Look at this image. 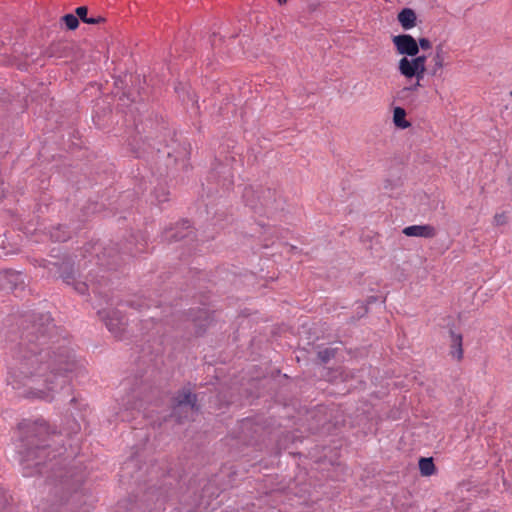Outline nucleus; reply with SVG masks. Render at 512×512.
I'll return each mask as SVG.
<instances>
[{
	"instance_id": "f257e3e1",
	"label": "nucleus",
	"mask_w": 512,
	"mask_h": 512,
	"mask_svg": "<svg viewBox=\"0 0 512 512\" xmlns=\"http://www.w3.org/2000/svg\"><path fill=\"white\" fill-rule=\"evenodd\" d=\"M21 327L7 382L13 389L24 388L25 397L52 401L79 367L74 349L48 313L26 314Z\"/></svg>"
},
{
	"instance_id": "f03ea898",
	"label": "nucleus",
	"mask_w": 512,
	"mask_h": 512,
	"mask_svg": "<svg viewBox=\"0 0 512 512\" xmlns=\"http://www.w3.org/2000/svg\"><path fill=\"white\" fill-rule=\"evenodd\" d=\"M19 443L17 445L25 477L42 473L46 459H54L60 451H50V433L43 419L24 420L18 425Z\"/></svg>"
},
{
	"instance_id": "7ed1b4c3",
	"label": "nucleus",
	"mask_w": 512,
	"mask_h": 512,
	"mask_svg": "<svg viewBox=\"0 0 512 512\" xmlns=\"http://www.w3.org/2000/svg\"><path fill=\"white\" fill-rule=\"evenodd\" d=\"M243 199L246 205L256 213L268 217L284 208L283 198L275 189L246 187L243 191Z\"/></svg>"
},
{
	"instance_id": "20e7f679",
	"label": "nucleus",
	"mask_w": 512,
	"mask_h": 512,
	"mask_svg": "<svg viewBox=\"0 0 512 512\" xmlns=\"http://www.w3.org/2000/svg\"><path fill=\"white\" fill-rule=\"evenodd\" d=\"M197 396L189 389L183 388L172 399V411L170 416L178 422L188 419L197 408Z\"/></svg>"
},
{
	"instance_id": "39448f33",
	"label": "nucleus",
	"mask_w": 512,
	"mask_h": 512,
	"mask_svg": "<svg viewBox=\"0 0 512 512\" xmlns=\"http://www.w3.org/2000/svg\"><path fill=\"white\" fill-rule=\"evenodd\" d=\"M40 265L47 268L49 274L53 272L59 273L63 281L68 285H73L75 291L81 295L86 294L89 289H91L94 294H100V291L94 283L88 284L86 282L76 281L72 270L68 271L69 267L67 264L63 263L58 265L57 263L48 262V265H46V260H42Z\"/></svg>"
},
{
	"instance_id": "423d86ee",
	"label": "nucleus",
	"mask_w": 512,
	"mask_h": 512,
	"mask_svg": "<svg viewBox=\"0 0 512 512\" xmlns=\"http://www.w3.org/2000/svg\"><path fill=\"white\" fill-rule=\"evenodd\" d=\"M426 56L402 57L398 63L400 74L408 79L422 80L426 72Z\"/></svg>"
},
{
	"instance_id": "0eeeda50",
	"label": "nucleus",
	"mask_w": 512,
	"mask_h": 512,
	"mask_svg": "<svg viewBox=\"0 0 512 512\" xmlns=\"http://www.w3.org/2000/svg\"><path fill=\"white\" fill-rule=\"evenodd\" d=\"M99 316L105 322L107 329L116 337L121 339L126 329V320L118 310H100Z\"/></svg>"
},
{
	"instance_id": "6e6552de",
	"label": "nucleus",
	"mask_w": 512,
	"mask_h": 512,
	"mask_svg": "<svg viewBox=\"0 0 512 512\" xmlns=\"http://www.w3.org/2000/svg\"><path fill=\"white\" fill-rule=\"evenodd\" d=\"M392 42L398 54L404 57H415L419 53V45L416 39L410 34L393 36Z\"/></svg>"
},
{
	"instance_id": "1a4fd4ad",
	"label": "nucleus",
	"mask_w": 512,
	"mask_h": 512,
	"mask_svg": "<svg viewBox=\"0 0 512 512\" xmlns=\"http://www.w3.org/2000/svg\"><path fill=\"white\" fill-rule=\"evenodd\" d=\"M403 234L408 237H422L430 239L436 236L437 231L434 226L429 224L411 225L403 229Z\"/></svg>"
},
{
	"instance_id": "9d476101",
	"label": "nucleus",
	"mask_w": 512,
	"mask_h": 512,
	"mask_svg": "<svg viewBox=\"0 0 512 512\" xmlns=\"http://www.w3.org/2000/svg\"><path fill=\"white\" fill-rule=\"evenodd\" d=\"M397 20L404 30H409L416 26L417 16L413 9L403 8L398 13Z\"/></svg>"
},
{
	"instance_id": "9b49d317",
	"label": "nucleus",
	"mask_w": 512,
	"mask_h": 512,
	"mask_svg": "<svg viewBox=\"0 0 512 512\" xmlns=\"http://www.w3.org/2000/svg\"><path fill=\"white\" fill-rule=\"evenodd\" d=\"M3 279L9 284L11 290H17L24 286V275L18 271L5 270L3 272Z\"/></svg>"
},
{
	"instance_id": "f8f14e48",
	"label": "nucleus",
	"mask_w": 512,
	"mask_h": 512,
	"mask_svg": "<svg viewBox=\"0 0 512 512\" xmlns=\"http://www.w3.org/2000/svg\"><path fill=\"white\" fill-rule=\"evenodd\" d=\"M180 225L183 230H186V232H184V231L173 232V229H169V230L165 231L164 238L169 242H173V241H179V240H182V239L188 237V235L190 234V231H189L190 222L188 220H183Z\"/></svg>"
},
{
	"instance_id": "ddd939ff",
	"label": "nucleus",
	"mask_w": 512,
	"mask_h": 512,
	"mask_svg": "<svg viewBox=\"0 0 512 512\" xmlns=\"http://www.w3.org/2000/svg\"><path fill=\"white\" fill-rule=\"evenodd\" d=\"M450 337H451L450 354L453 358L460 361L463 358L462 335L455 333L454 331H450Z\"/></svg>"
},
{
	"instance_id": "4468645a",
	"label": "nucleus",
	"mask_w": 512,
	"mask_h": 512,
	"mask_svg": "<svg viewBox=\"0 0 512 512\" xmlns=\"http://www.w3.org/2000/svg\"><path fill=\"white\" fill-rule=\"evenodd\" d=\"M444 60H445V52L443 49V45L440 44V45L436 46V49H435V55L433 57L434 65L431 70L432 75H436L438 73V71L442 70V68L444 66Z\"/></svg>"
},
{
	"instance_id": "2eb2a0df",
	"label": "nucleus",
	"mask_w": 512,
	"mask_h": 512,
	"mask_svg": "<svg viewBox=\"0 0 512 512\" xmlns=\"http://www.w3.org/2000/svg\"><path fill=\"white\" fill-rule=\"evenodd\" d=\"M406 111L401 107H396L393 112V122L396 127L401 129L408 128L411 124L406 120Z\"/></svg>"
},
{
	"instance_id": "dca6fc26",
	"label": "nucleus",
	"mask_w": 512,
	"mask_h": 512,
	"mask_svg": "<svg viewBox=\"0 0 512 512\" xmlns=\"http://www.w3.org/2000/svg\"><path fill=\"white\" fill-rule=\"evenodd\" d=\"M419 469L423 476H430L435 472V465L432 458H421L419 460Z\"/></svg>"
},
{
	"instance_id": "f3484780",
	"label": "nucleus",
	"mask_w": 512,
	"mask_h": 512,
	"mask_svg": "<svg viewBox=\"0 0 512 512\" xmlns=\"http://www.w3.org/2000/svg\"><path fill=\"white\" fill-rule=\"evenodd\" d=\"M420 82L421 80L416 79V82L414 84L410 86H405L402 89H400L397 93V98L400 100H407L408 98H410L412 93L417 91L418 88L422 86Z\"/></svg>"
},
{
	"instance_id": "a211bd4d",
	"label": "nucleus",
	"mask_w": 512,
	"mask_h": 512,
	"mask_svg": "<svg viewBox=\"0 0 512 512\" xmlns=\"http://www.w3.org/2000/svg\"><path fill=\"white\" fill-rule=\"evenodd\" d=\"M199 316L193 317L192 320L199 326L200 330H203L205 327L210 325V316L207 309L202 308L199 309Z\"/></svg>"
},
{
	"instance_id": "6ab92c4d",
	"label": "nucleus",
	"mask_w": 512,
	"mask_h": 512,
	"mask_svg": "<svg viewBox=\"0 0 512 512\" xmlns=\"http://www.w3.org/2000/svg\"><path fill=\"white\" fill-rule=\"evenodd\" d=\"M68 30H75L79 26L78 17L74 14H66L61 18Z\"/></svg>"
},
{
	"instance_id": "aec40b11",
	"label": "nucleus",
	"mask_w": 512,
	"mask_h": 512,
	"mask_svg": "<svg viewBox=\"0 0 512 512\" xmlns=\"http://www.w3.org/2000/svg\"><path fill=\"white\" fill-rule=\"evenodd\" d=\"M88 8L86 6H79L75 9V16L78 17L82 22L88 21L87 18Z\"/></svg>"
},
{
	"instance_id": "412c9836",
	"label": "nucleus",
	"mask_w": 512,
	"mask_h": 512,
	"mask_svg": "<svg viewBox=\"0 0 512 512\" xmlns=\"http://www.w3.org/2000/svg\"><path fill=\"white\" fill-rule=\"evenodd\" d=\"M318 357L323 363H327L332 357H334V351L332 349H324L318 352Z\"/></svg>"
},
{
	"instance_id": "4be33fe9",
	"label": "nucleus",
	"mask_w": 512,
	"mask_h": 512,
	"mask_svg": "<svg viewBox=\"0 0 512 512\" xmlns=\"http://www.w3.org/2000/svg\"><path fill=\"white\" fill-rule=\"evenodd\" d=\"M508 222V217L505 213H497L494 216L493 223L495 226H503Z\"/></svg>"
},
{
	"instance_id": "5701e85b",
	"label": "nucleus",
	"mask_w": 512,
	"mask_h": 512,
	"mask_svg": "<svg viewBox=\"0 0 512 512\" xmlns=\"http://www.w3.org/2000/svg\"><path fill=\"white\" fill-rule=\"evenodd\" d=\"M400 186L399 180L386 179L383 183V188L386 191L392 192L395 188Z\"/></svg>"
},
{
	"instance_id": "b1692460",
	"label": "nucleus",
	"mask_w": 512,
	"mask_h": 512,
	"mask_svg": "<svg viewBox=\"0 0 512 512\" xmlns=\"http://www.w3.org/2000/svg\"><path fill=\"white\" fill-rule=\"evenodd\" d=\"M168 191H166L164 188H161V193H158V191H155V197L158 203H163L168 200Z\"/></svg>"
},
{
	"instance_id": "393cba45",
	"label": "nucleus",
	"mask_w": 512,
	"mask_h": 512,
	"mask_svg": "<svg viewBox=\"0 0 512 512\" xmlns=\"http://www.w3.org/2000/svg\"><path fill=\"white\" fill-rule=\"evenodd\" d=\"M417 43L419 48H422L423 50H428L432 47L431 41L428 38H420Z\"/></svg>"
},
{
	"instance_id": "a878e982",
	"label": "nucleus",
	"mask_w": 512,
	"mask_h": 512,
	"mask_svg": "<svg viewBox=\"0 0 512 512\" xmlns=\"http://www.w3.org/2000/svg\"><path fill=\"white\" fill-rule=\"evenodd\" d=\"M87 20L88 21L85 22L86 24H100V23L105 22L106 19L104 17L98 15V16L88 17Z\"/></svg>"
},
{
	"instance_id": "bb28decb",
	"label": "nucleus",
	"mask_w": 512,
	"mask_h": 512,
	"mask_svg": "<svg viewBox=\"0 0 512 512\" xmlns=\"http://www.w3.org/2000/svg\"><path fill=\"white\" fill-rule=\"evenodd\" d=\"M51 236L56 241H66L69 238V235H67V234L60 235V234L52 233Z\"/></svg>"
},
{
	"instance_id": "cd10ccee",
	"label": "nucleus",
	"mask_w": 512,
	"mask_h": 512,
	"mask_svg": "<svg viewBox=\"0 0 512 512\" xmlns=\"http://www.w3.org/2000/svg\"><path fill=\"white\" fill-rule=\"evenodd\" d=\"M144 244H139L136 246L135 251L130 250L129 253L133 256H135L137 253H142L144 251Z\"/></svg>"
},
{
	"instance_id": "c85d7f7f",
	"label": "nucleus",
	"mask_w": 512,
	"mask_h": 512,
	"mask_svg": "<svg viewBox=\"0 0 512 512\" xmlns=\"http://www.w3.org/2000/svg\"><path fill=\"white\" fill-rule=\"evenodd\" d=\"M6 194V186L3 180L0 179V200L5 197Z\"/></svg>"
},
{
	"instance_id": "c756f323",
	"label": "nucleus",
	"mask_w": 512,
	"mask_h": 512,
	"mask_svg": "<svg viewBox=\"0 0 512 512\" xmlns=\"http://www.w3.org/2000/svg\"><path fill=\"white\" fill-rule=\"evenodd\" d=\"M277 2H278L280 5H283V4L287 3V0H277Z\"/></svg>"
},
{
	"instance_id": "7c9ffc66",
	"label": "nucleus",
	"mask_w": 512,
	"mask_h": 512,
	"mask_svg": "<svg viewBox=\"0 0 512 512\" xmlns=\"http://www.w3.org/2000/svg\"><path fill=\"white\" fill-rule=\"evenodd\" d=\"M5 502H6V500L5 501H0V508L4 506Z\"/></svg>"
},
{
	"instance_id": "2f4dec72",
	"label": "nucleus",
	"mask_w": 512,
	"mask_h": 512,
	"mask_svg": "<svg viewBox=\"0 0 512 512\" xmlns=\"http://www.w3.org/2000/svg\"><path fill=\"white\" fill-rule=\"evenodd\" d=\"M75 400H76V399H75V397H72V398L70 399V402H71V403H73V402H75Z\"/></svg>"
},
{
	"instance_id": "473e14b6",
	"label": "nucleus",
	"mask_w": 512,
	"mask_h": 512,
	"mask_svg": "<svg viewBox=\"0 0 512 512\" xmlns=\"http://www.w3.org/2000/svg\"><path fill=\"white\" fill-rule=\"evenodd\" d=\"M510 96L512 97V90L510 91Z\"/></svg>"
}]
</instances>
